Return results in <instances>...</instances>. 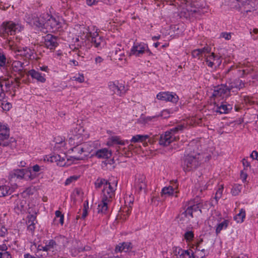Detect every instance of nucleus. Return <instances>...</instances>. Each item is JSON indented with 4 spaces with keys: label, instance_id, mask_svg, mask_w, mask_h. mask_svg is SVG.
Returning a JSON list of instances; mask_svg holds the SVG:
<instances>
[{
    "label": "nucleus",
    "instance_id": "1",
    "mask_svg": "<svg viewBox=\"0 0 258 258\" xmlns=\"http://www.w3.org/2000/svg\"><path fill=\"white\" fill-rule=\"evenodd\" d=\"M76 41L80 42L79 44L87 48H90L91 44L95 47H102L105 44V41L99 36L98 29L94 27H88L84 25L76 26L74 28Z\"/></svg>",
    "mask_w": 258,
    "mask_h": 258
},
{
    "label": "nucleus",
    "instance_id": "2",
    "mask_svg": "<svg viewBox=\"0 0 258 258\" xmlns=\"http://www.w3.org/2000/svg\"><path fill=\"white\" fill-rule=\"evenodd\" d=\"M29 22L44 33L61 32L66 27L63 21L47 14L39 17L32 15L29 18Z\"/></svg>",
    "mask_w": 258,
    "mask_h": 258
},
{
    "label": "nucleus",
    "instance_id": "3",
    "mask_svg": "<svg viewBox=\"0 0 258 258\" xmlns=\"http://www.w3.org/2000/svg\"><path fill=\"white\" fill-rule=\"evenodd\" d=\"M210 157L211 151L190 154L186 156L184 161L183 170L186 172L190 171L196 168L200 162L208 161Z\"/></svg>",
    "mask_w": 258,
    "mask_h": 258
},
{
    "label": "nucleus",
    "instance_id": "4",
    "mask_svg": "<svg viewBox=\"0 0 258 258\" xmlns=\"http://www.w3.org/2000/svg\"><path fill=\"white\" fill-rule=\"evenodd\" d=\"M185 3L183 6L181 14L185 18L199 13L207 6L205 0H185Z\"/></svg>",
    "mask_w": 258,
    "mask_h": 258
},
{
    "label": "nucleus",
    "instance_id": "5",
    "mask_svg": "<svg viewBox=\"0 0 258 258\" xmlns=\"http://www.w3.org/2000/svg\"><path fill=\"white\" fill-rule=\"evenodd\" d=\"M89 134L81 126H78L70 131L67 142L72 147L82 145V143L88 139Z\"/></svg>",
    "mask_w": 258,
    "mask_h": 258
},
{
    "label": "nucleus",
    "instance_id": "6",
    "mask_svg": "<svg viewBox=\"0 0 258 258\" xmlns=\"http://www.w3.org/2000/svg\"><path fill=\"white\" fill-rule=\"evenodd\" d=\"M203 204L198 199L190 201L186 210L179 216L180 221L182 223H188L194 217V213H201Z\"/></svg>",
    "mask_w": 258,
    "mask_h": 258
},
{
    "label": "nucleus",
    "instance_id": "7",
    "mask_svg": "<svg viewBox=\"0 0 258 258\" xmlns=\"http://www.w3.org/2000/svg\"><path fill=\"white\" fill-rule=\"evenodd\" d=\"M23 29L22 25L18 22L13 21L4 22L1 26L0 35L5 38L8 35H14Z\"/></svg>",
    "mask_w": 258,
    "mask_h": 258
},
{
    "label": "nucleus",
    "instance_id": "8",
    "mask_svg": "<svg viewBox=\"0 0 258 258\" xmlns=\"http://www.w3.org/2000/svg\"><path fill=\"white\" fill-rule=\"evenodd\" d=\"M184 127L183 125H179L161 135L159 140V144L163 146H167L172 142L178 140V137L176 136V134L179 131L182 130Z\"/></svg>",
    "mask_w": 258,
    "mask_h": 258
},
{
    "label": "nucleus",
    "instance_id": "9",
    "mask_svg": "<svg viewBox=\"0 0 258 258\" xmlns=\"http://www.w3.org/2000/svg\"><path fill=\"white\" fill-rule=\"evenodd\" d=\"M100 184L103 187L102 198L111 201L114 196L115 187L117 185V181L114 180L112 182L101 180Z\"/></svg>",
    "mask_w": 258,
    "mask_h": 258
},
{
    "label": "nucleus",
    "instance_id": "10",
    "mask_svg": "<svg viewBox=\"0 0 258 258\" xmlns=\"http://www.w3.org/2000/svg\"><path fill=\"white\" fill-rule=\"evenodd\" d=\"M15 140L10 138V130L7 124L0 122V146H8Z\"/></svg>",
    "mask_w": 258,
    "mask_h": 258
},
{
    "label": "nucleus",
    "instance_id": "11",
    "mask_svg": "<svg viewBox=\"0 0 258 258\" xmlns=\"http://www.w3.org/2000/svg\"><path fill=\"white\" fill-rule=\"evenodd\" d=\"M236 7L244 12H250L258 6V0H235Z\"/></svg>",
    "mask_w": 258,
    "mask_h": 258
},
{
    "label": "nucleus",
    "instance_id": "12",
    "mask_svg": "<svg viewBox=\"0 0 258 258\" xmlns=\"http://www.w3.org/2000/svg\"><path fill=\"white\" fill-rule=\"evenodd\" d=\"M8 45L10 49L14 50L15 53H18L17 55H21L25 57L26 58L31 59L34 57V50L27 47H23L22 48H18L13 44L9 40L8 41Z\"/></svg>",
    "mask_w": 258,
    "mask_h": 258
},
{
    "label": "nucleus",
    "instance_id": "13",
    "mask_svg": "<svg viewBox=\"0 0 258 258\" xmlns=\"http://www.w3.org/2000/svg\"><path fill=\"white\" fill-rule=\"evenodd\" d=\"M51 161L55 162L60 166H69L74 163L71 156L67 158L66 155L63 153L54 155L51 157Z\"/></svg>",
    "mask_w": 258,
    "mask_h": 258
},
{
    "label": "nucleus",
    "instance_id": "14",
    "mask_svg": "<svg viewBox=\"0 0 258 258\" xmlns=\"http://www.w3.org/2000/svg\"><path fill=\"white\" fill-rule=\"evenodd\" d=\"M156 98L158 100L176 103L179 99L178 96L174 93L162 92L159 93Z\"/></svg>",
    "mask_w": 258,
    "mask_h": 258
},
{
    "label": "nucleus",
    "instance_id": "15",
    "mask_svg": "<svg viewBox=\"0 0 258 258\" xmlns=\"http://www.w3.org/2000/svg\"><path fill=\"white\" fill-rule=\"evenodd\" d=\"M206 57V64L211 68H216L219 66L221 63V59L218 55H215L214 53L207 54H205Z\"/></svg>",
    "mask_w": 258,
    "mask_h": 258
},
{
    "label": "nucleus",
    "instance_id": "16",
    "mask_svg": "<svg viewBox=\"0 0 258 258\" xmlns=\"http://www.w3.org/2000/svg\"><path fill=\"white\" fill-rule=\"evenodd\" d=\"M230 89L224 85H221L215 87L213 96L215 98L222 97L228 96L230 93Z\"/></svg>",
    "mask_w": 258,
    "mask_h": 258
},
{
    "label": "nucleus",
    "instance_id": "17",
    "mask_svg": "<svg viewBox=\"0 0 258 258\" xmlns=\"http://www.w3.org/2000/svg\"><path fill=\"white\" fill-rule=\"evenodd\" d=\"M147 49V46L146 44L142 43H136L131 48L129 55L139 56L144 53Z\"/></svg>",
    "mask_w": 258,
    "mask_h": 258
},
{
    "label": "nucleus",
    "instance_id": "18",
    "mask_svg": "<svg viewBox=\"0 0 258 258\" xmlns=\"http://www.w3.org/2000/svg\"><path fill=\"white\" fill-rule=\"evenodd\" d=\"M108 88L114 94H120L124 91V86L119 81H110L108 83Z\"/></svg>",
    "mask_w": 258,
    "mask_h": 258
},
{
    "label": "nucleus",
    "instance_id": "19",
    "mask_svg": "<svg viewBox=\"0 0 258 258\" xmlns=\"http://www.w3.org/2000/svg\"><path fill=\"white\" fill-rule=\"evenodd\" d=\"M82 147V145L72 147L71 150L73 152V155L71 157L74 163H77L79 160H83L85 159L84 154L82 153L80 148Z\"/></svg>",
    "mask_w": 258,
    "mask_h": 258
},
{
    "label": "nucleus",
    "instance_id": "20",
    "mask_svg": "<svg viewBox=\"0 0 258 258\" xmlns=\"http://www.w3.org/2000/svg\"><path fill=\"white\" fill-rule=\"evenodd\" d=\"M178 188V185L176 184L175 182V184L173 186L169 185L168 186L164 187L161 192V196L162 197H170L172 196H175V197H177V194L178 191L177 189Z\"/></svg>",
    "mask_w": 258,
    "mask_h": 258
},
{
    "label": "nucleus",
    "instance_id": "21",
    "mask_svg": "<svg viewBox=\"0 0 258 258\" xmlns=\"http://www.w3.org/2000/svg\"><path fill=\"white\" fill-rule=\"evenodd\" d=\"M147 186L146 177L144 175H138L136 177L135 187L139 191L145 190Z\"/></svg>",
    "mask_w": 258,
    "mask_h": 258
},
{
    "label": "nucleus",
    "instance_id": "22",
    "mask_svg": "<svg viewBox=\"0 0 258 258\" xmlns=\"http://www.w3.org/2000/svg\"><path fill=\"white\" fill-rule=\"evenodd\" d=\"M44 45L49 49H53L58 45L57 38L51 34H47L44 38Z\"/></svg>",
    "mask_w": 258,
    "mask_h": 258
},
{
    "label": "nucleus",
    "instance_id": "23",
    "mask_svg": "<svg viewBox=\"0 0 258 258\" xmlns=\"http://www.w3.org/2000/svg\"><path fill=\"white\" fill-rule=\"evenodd\" d=\"M132 210V207L129 206H125L121 208L119 214L118 216V219L122 220V221L125 220L130 215Z\"/></svg>",
    "mask_w": 258,
    "mask_h": 258
},
{
    "label": "nucleus",
    "instance_id": "24",
    "mask_svg": "<svg viewBox=\"0 0 258 258\" xmlns=\"http://www.w3.org/2000/svg\"><path fill=\"white\" fill-rule=\"evenodd\" d=\"M111 201L102 198V200L98 206V213L105 214L108 210V206Z\"/></svg>",
    "mask_w": 258,
    "mask_h": 258
},
{
    "label": "nucleus",
    "instance_id": "25",
    "mask_svg": "<svg viewBox=\"0 0 258 258\" xmlns=\"http://www.w3.org/2000/svg\"><path fill=\"white\" fill-rule=\"evenodd\" d=\"M28 172L27 169H16L10 174V176L12 178L16 177L19 179H25V176Z\"/></svg>",
    "mask_w": 258,
    "mask_h": 258
},
{
    "label": "nucleus",
    "instance_id": "26",
    "mask_svg": "<svg viewBox=\"0 0 258 258\" xmlns=\"http://www.w3.org/2000/svg\"><path fill=\"white\" fill-rule=\"evenodd\" d=\"M28 74L32 78L37 80L38 82L43 83L46 81L44 75H42L41 73L34 70H30Z\"/></svg>",
    "mask_w": 258,
    "mask_h": 258
},
{
    "label": "nucleus",
    "instance_id": "27",
    "mask_svg": "<svg viewBox=\"0 0 258 258\" xmlns=\"http://www.w3.org/2000/svg\"><path fill=\"white\" fill-rule=\"evenodd\" d=\"M95 155L98 158L108 159L111 156V152L106 148L97 151Z\"/></svg>",
    "mask_w": 258,
    "mask_h": 258
},
{
    "label": "nucleus",
    "instance_id": "28",
    "mask_svg": "<svg viewBox=\"0 0 258 258\" xmlns=\"http://www.w3.org/2000/svg\"><path fill=\"white\" fill-rule=\"evenodd\" d=\"M132 248V244L130 242H123L119 243L116 246V252H127Z\"/></svg>",
    "mask_w": 258,
    "mask_h": 258
},
{
    "label": "nucleus",
    "instance_id": "29",
    "mask_svg": "<svg viewBox=\"0 0 258 258\" xmlns=\"http://www.w3.org/2000/svg\"><path fill=\"white\" fill-rule=\"evenodd\" d=\"M82 153L84 154L85 158L94 151V147L89 143H84L82 147L80 148Z\"/></svg>",
    "mask_w": 258,
    "mask_h": 258
},
{
    "label": "nucleus",
    "instance_id": "30",
    "mask_svg": "<svg viewBox=\"0 0 258 258\" xmlns=\"http://www.w3.org/2000/svg\"><path fill=\"white\" fill-rule=\"evenodd\" d=\"M245 84L242 80L239 79H236L230 84L228 87L230 90L234 88L240 90L245 87Z\"/></svg>",
    "mask_w": 258,
    "mask_h": 258
},
{
    "label": "nucleus",
    "instance_id": "31",
    "mask_svg": "<svg viewBox=\"0 0 258 258\" xmlns=\"http://www.w3.org/2000/svg\"><path fill=\"white\" fill-rule=\"evenodd\" d=\"M38 212L37 209H34V212L32 213V215H28V228L31 230L34 228L35 222L36 221V215Z\"/></svg>",
    "mask_w": 258,
    "mask_h": 258
},
{
    "label": "nucleus",
    "instance_id": "32",
    "mask_svg": "<svg viewBox=\"0 0 258 258\" xmlns=\"http://www.w3.org/2000/svg\"><path fill=\"white\" fill-rule=\"evenodd\" d=\"M15 210L22 212L25 210L27 205L26 201L24 199L18 198L16 201Z\"/></svg>",
    "mask_w": 258,
    "mask_h": 258
},
{
    "label": "nucleus",
    "instance_id": "33",
    "mask_svg": "<svg viewBox=\"0 0 258 258\" xmlns=\"http://www.w3.org/2000/svg\"><path fill=\"white\" fill-rule=\"evenodd\" d=\"M56 243L55 241L51 240H50L47 244H46L45 246H42L39 245L38 246L37 249L38 250H43L44 251H47L48 250H50L53 249Z\"/></svg>",
    "mask_w": 258,
    "mask_h": 258
},
{
    "label": "nucleus",
    "instance_id": "34",
    "mask_svg": "<svg viewBox=\"0 0 258 258\" xmlns=\"http://www.w3.org/2000/svg\"><path fill=\"white\" fill-rule=\"evenodd\" d=\"M204 256V251L197 249L195 252L190 251L188 258H203Z\"/></svg>",
    "mask_w": 258,
    "mask_h": 258
},
{
    "label": "nucleus",
    "instance_id": "35",
    "mask_svg": "<svg viewBox=\"0 0 258 258\" xmlns=\"http://www.w3.org/2000/svg\"><path fill=\"white\" fill-rule=\"evenodd\" d=\"M149 138V136L148 135H137L134 136L131 142L133 143H137V142H143L146 141L147 139Z\"/></svg>",
    "mask_w": 258,
    "mask_h": 258
},
{
    "label": "nucleus",
    "instance_id": "36",
    "mask_svg": "<svg viewBox=\"0 0 258 258\" xmlns=\"http://www.w3.org/2000/svg\"><path fill=\"white\" fill-rule=\"evenodd\" d=\"M12 190L9 186H0V197H5L11 194Z\"/></svg>",
    "mask_w": 258,
    "mask_h": 258
},
{
    "label": "nucleus",
    "instance_id": "37",
    "mask_svg": "<svg viewBox=\"0 0 258 258\" xmlns=\"http://www.w3.org/2000/svg\"><path fill=\"white\" fill-rule=\"evenodd\" d=\"M12 67L16 72L21 71L23 70V63L19 60H14Z\"/></svg>",
    "mask_w": 258,
    "mask_h": 258
},
{
    "label": "nucleus",
    "instance_id": "38",
    "mask_svg": "<svg viewBox=\"0 0 258 258\" xmlns=\"http://www.w3.org/2000/svg\"><path fill=\"white\" fill-rule=\"evenodd\" d=\"M231 109L230 105L228 106L225 104H222L216 108V111L220 113H226Z\"/></svg>",
    "mask_w": 258,
    "mask_h": 258
},
{
    "label": "nucleus",
    "instance_id": "39",
    "mask_svg": "<svg viewBox=\"0 0 258 258\" xmlns=\"http://www.w3.org/2000/svg\"><path fill=\"white\" fill-rule=\"evenodd\" d=\"M245 217V212L243 209H241L239 213L237 214L235 217H234V220L237 222V223H242Z\"/></svg>",
    "mask_w": 258,
    "mask_h": 258
},
{
    "label": "nucleus",
    "instance_id": "40",
    "mask_svg": "<svg viewBox=\"0 0 258 258\" xmlns=\"http://www.w3.org/2000/svg\"><path fill=\"white\" fill-rule=\"evenodd\" d=\"M228 225V222L227 220H224L221 223L219 224L216 229V233L217 234H219L223 229H225Z\"/></svg>",
    "mask_w": 258,
    "mask_h": 258
},
{
    "label": "nucleus",
    "instance_id": "41",
    "mask_svg": "<svg viewBox=\"0 0 258 258\" xmlns=\"http://www.w3.org/2000/svg\"><path fill=\"white\" fill-rule=\"evenodd\" d=\"M183 237L186 242L189 243L191 242L194 238V232L191 231H187L183 235Z\"/></svg>",
    "mask_w": 258,
    "mask_h": 258
},
{
    "label": "nucleus",
    "instance_id": "42",
    "mask_svg": "<svg viewBox=\"0 0 258 258\" xmlns=\"http://www.w3.org/2000/svg\"><path fill=\"white\" fill-rule=\"evenodd\" d=\"M205 49H198L194 50L192 52V55L194 57H199L200 56H202L203 54H206Z\"/></svg>",
    "mask_w": 258,
    "mask_h": 258
},
{
    "label": "nucleus",
    "instance_id": "43",
    "mask_svg": "<svg viewBox=\"0 0 258 258\" xmlns=\"http://www.w3.org/2000/svg\"><path fill=\"white\" fill-rule=\"evenodd\" d=\"M0 106L5 111H8L11 108V104L6 100H3L0 102Z\"/></svg>",
    "mask_w": 258,
    "mask_h": 258
},
{
    "label": "nucleus",
    "instance_id": "44",
    "mask_svg": "<svg viewBox=\"0 0 258 258\" xmlns=\"http://www.w3.org/2000/svg\"><path fill=\"white\" fill-rule=\"evenodd\" d=\"M72 81H75L79 83H83L85 81L84 77L83 74H78L71 78Z\"/></svg>",
    "mask_w": 258,
    "mask_h": 258
},
{
    "label": "nucleus",
    "instance_id": "45",
    "mask_svg": "<svg viewBox=\"0 0 258 258\" xmlns=\"http://www.w3.org/2000/svg\"><path fill=\"white\" fill-rule=\"evenodd\" d=\"M27 171L28 172L27 173V175H25V179L27 180H32L36 177L35 174L32 173L31 170L27 169Z\"/></svg>",
    "mask_w": 258,
    "mask_h": 258
},
{
    "label": "nucleus",
    "instance_id": "46",
    "mask_svg": "<svg viewBox=\"0 0 258 258\" xmlns=\"http://www.w3.org/2000/svg\"><path fill=\"white\" fill-rule=\"evenodd\" d=\"M89 209V204L88 201H86L84 204V209L82 217L84 219L88 215V209Z\"/></svg>",
    "mask_w": 258,
    "mask_h": 258
},
{
    "label": "nucleus",
    "instance_id": "47",
    "mask_svg": "<svg viewBox=\"0 0 258 258\" xmlns=\"http://www.w3.org/2000/svg\"><path fill=\"white\" fill-rule=\"evenodd\" d=\"M184 252V250L182 249L179 247H175L174 248L173 253L177 256V258L179 255L182 254Z\"/></svg>",
    "mask_w": 258,
    "mask_h": 258
},
{
    "label": "nucleus",
    "instance_id": "48",
    "mask_svg": "<svg viewBox=\"0 0 258 258\" xmlns=\"http://www.w3.org/2000/svg\"><path fill=\"white\" fill-rule=\"evenodd\" d=\"M223 185H221L218 189L217 190L216 193V195H215V198L216 199H220L221 196H222V192H223Z\"/></svg>",
    "mask_w": 258,
    "mask_h": 258
},
{
    "label": "nucleus",
    "instance_id": "49",
    "mask_svg": "<svg viewBox=\"0 0 258 258\" xmlns=\"http://www.w3.org/2000/svg\"><path fill=\"white\" fill-rule=\"evenodd\" d=\"M220 37L225 39V40H229L231 38V33L227 32H222L220 34Z\"/></svg>",
    "mask_w": 258,
    "mask_h": 258
},
{
    "label": "nucleus",
    "instance_id": "50",
    "mask_svg": "<svg viewBox=\"0 0 258 258\" xmlns=\"http://www.w3.org/2000/svg\"><path fill=\"white\" fill-rule=\"evenodd\" d=\"M78 178L77 176H72L68 178L65 181V184L68 185L74 181H76Z\"/></svg>",
    "mask_w": 258,
    "mask_h": 258
},
{
    "label": "nucleus",
    "instance_id": "51",
    "mask_svg": "<svg viewBox=\"0 0 258 258\" xmlns=\"http://www.w3.org/2000/svg\"><path fill=\"white\" fill-rule=\"evenodd\" d=\"M241 190V188L239 185L234 186L231 190L233 195L236 196L238 195Z\"/></svg>",
    "mask_w": 258,
    "mask_h": 258
},
{
    "label": "nucleus",
    "instance_id": "52",
    "mask_svg": "<svg viewBox=\"0 0 258 258\" xmlns=\"http://www.w3.org/2000/svg\"><path fill=\"white\" fill-rule=\"evenodd\" d=\"M6 58L5 55L2 53H0V67H3L6 64Z\"/></svg>",
    "mask_w": 258,
    "mask_h": 258
},
{
    "label": "nucleus",
    "instance_id": "53",
    "mask_svg": "<svg viewBox=\"0 0 258 258\" xmlns=\"http://www.w3.org/2000/svg\"><path fill=\"white\" fill-rule=\"evenodd\" d=\"M171 113V112L169 109H165L162 111L160 116L164 118H167L169 116Z\"/></svg>",
    "mask_w": 258,
    "mask_h": 258
},
{
    "label": "nucleus",
    "instance_id": "54",
    "mask_svg": "<svg viewBox=\"0 0 258 258\" xmlns=\"http://www.w3.org/2000/svg\"><path fill=\"white\" fill-rule=\"evenodd\" d=\"M11 254L7 251L4 250L3 251H0V258H11Z\"/></svg>",
    "mask_w": 258,
    "mask_h": 258
},
{
    "label": "nucleus",
    "instance_id": "55",
    "mask_svg": "<svg viewBox=\"0 0 258 258\" xmlns=\"http://www.w3.org/2000/svg\"><path fill=\"white\" fill-rule=\"evenodd\" d=\"M184 252L182 254L179 255L177 258H188L190 251L184 250Z\"/></svg>",
    "mask_w": 258,
    "mask_h": 258
},
{
    "label": "nucleus",
    "instance_id": "56",
    "mask_svg": "<svg viewBox=\"0 0 258 258\" xmlns=\"http://www.w3.org/2000/svg\"><path fill=\"white\" fill-rule=\"evenodd\" d=\"M103 61V58L101 56H97L95 58V62L96 64H100Z\"/></svg>",
    "mask_w": 258,
    "mask_h": 258
},
{
    "label": "nucleus",
    "instance_id": "57",
    "mask_svg": "<svg viewBox=\"0 0 258 258\" xmlns=\"http://www.w3.org/2000/svg\"><path fill=\"white\" fill-rule=\"evenodd\" d=\"M244 101L245 103H248L249 104H252L254 103V101L251 100V98L248 96L244 97Z\"/></svg>",
    "mask_w": 258,
    "mask_h": 258
},
{
    "label": "nucleus",
    "instance_id": "58",
    "mask_svg": "<svg viewBox=\"0 0 258 258\" xmlns=\"http://www.w3.org/2000/svg\"><path fill=\"white\" fill-rule=\"evenodd\" d=\"M250 157L253 159H256L258 160V153L256 151H253L250 154Z\"/></svg>",
    "mask_w": 258,
    "mask_h": 258
},
{
    "label": "nucleus",
    "instance_id": "59",
    "mask_svg": "<svg viewBox=\"0 0 258 258\" xmlns=\"http://www.w3.org/2000/svg\"><path fill=\"white\" fill-rule=\"evenodd\" d=\"M7 229L3 226H0V236H3L7 233Z\"/></svg>",
    "mask_w": 258,
    "mask_h": 258
},
{
    "label": "nucleus",
    "instance_id": "60",
    "mask_svg": "<svg viewBox=\"0 0 258 258\" xmlns=\"http://www.w3.org/2000/svg\"><path fill=\"white\" fill-rule=\"evenodd\" d=\"M115 53L116 55H117L118 56H122L124 55L123 53L121 51V46H119L118 47V50H116Z\"/></svg>",
    "mask_w": 258,
    "mask_h": 258
},
{
    "label": "nucleus",
    "instance_id": "61",
    "mask_svg": "<svg viewBox=\"0 0 258 258\" xmlns=\"http://www.w3.org/2000/svg\"><path fill=\"white\" fill-rule=\"evenodd\" d=\"M32 169L34 172H39L40 171V167L38 165H35L32 167Z\"/></svg>",
    "mask_w": 258,
    "mask_h": 258
},
{
    "label": "nucleus",
    "instance_id": "62",
    "mask_svg": "<svg viewBox=\"0 0 258 258\" xmlns=\"http://www.w3.org/2000/svg\"><path fill=\"white\" fill-rule=\"evenodd\" d=\"M87 4L89 6H92L95 4L97 0H86Z\"/></svg>",
    "mask_w": 258,
    "mask_h": 258
},
{
    "label": "nucleus",
    "instance_id": "63",
    "mask_svg": "<svg viewBox=\"0 0 258 258\" xmlns=\"http://www.w3.org/2000/svg\"><path fill=\"white\" fill-rule=\"evenodd\" d=\"M240 177L243 181H245L247 178V174L243 171H242L241 173Z\"/></svg>",
    "mask_w": 258,
    "mask_h": 258
},
{
    "label": "nucleus",
    "instance_id": "64",
    "mask_svg": "<svg viewBox=\"0 0 258 258\" xmlns=\"http://www.w3.org/2000/svg\"><path fill=\"white\" fill-rule=\"evenodd\" d=\"M111 140L113 142H116L118 144H121V142L119 141V139L117 137H112Z\"/></svg>",
    "mask_w": 258,
    "mask_h": 258
}]
</instances>
